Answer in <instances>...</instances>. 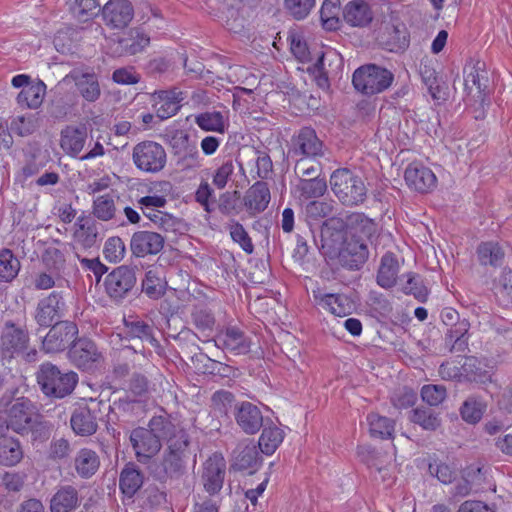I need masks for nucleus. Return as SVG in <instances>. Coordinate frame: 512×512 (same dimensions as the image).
Segmentation results:
<instances>
[{
	"mask_svg": "<svg viewBox=\"0 0 512 512\" xmlns=\"http://www.w3.org/2000/svg\"><path fill=\"white\" fill-rule=\"evenodd\" d=\"M226 475V461L221 454H213L202 466L200 480L204 490L211 496L218 494Z\"/></svg>",
	"mask_w": 512,
	"mask_h": 512,
	"instance_id": "nucleus-12",
	"label": "nucleus"
},
{
	"mask_svg": "<svg viewBox=\"0 0 512 512\" xmlns=\"http://www.w3.org/2000/svg\"><path fill=\"white\" fill-rule=\"evenodd\" d=\"M107 25L124 28L133 18V7L128 0H110L102 10Z\"/></svg>",
	"mask_w": 512,
	"mask_h": 512,
	"instance_id": "nucleus-25",
	"label": "nucleus"
},
{
	"mask_svg": "<svg viewBox=\"0 0 512 512\" xmlns=\"http://www.w3.org/2000/svg\"><path fill=\"white\" fill-rule=\"evenodd\" d=\"M215 344L234 355L248 354L251 349V339L236 326L227 327L220 332L215 339Z\"/></svg>",
	"mask_w": 512,
	"mask_h": 512,
	"instance_id": "nucleus-18",
	"label": "nucleus"
},
{
	"mask_svg": "<svg viewBox=\"0 0 512 512\" xmlns=\"http://www.w3.org/2000/svg\"><path fill=\"white\" fill-rule=\"evenodd\" d=\"M258 441V447L262 453L272 455L283 442L284 432L273 422L264 424Z\"/></svg>",
	"mask_w": 512,
	"mask_h": 512,
	"instance_id": "nucleus-40",
	"label": "nucleus"
},
{
	"mask_svg": "<svg viewBox=\"0 0 512 512\" xmlns=\"http://www.w3.org/2000/svg\"><path fill=\"white\" fill-rule=\"evenodd\" d=\"M78 327L71 321H60L51 325L50 330L42 341V347L47 353L64 351L75 342Z\"/></svg>",
	"mask_w": 512,
	"mask_h": 512,
	"instance_id": "nucleus-10",
	"label": "nucleus"
},
{
	"mask_svg": "<svg viewBox=\"0 0 512 512\" xmlns=\"http://www.w3.org/2000/svg\"><path fill=\"white\" fill-rule=\"evenodd\" d=\"M316 303L335 316L343 317L353 310V302L344 294H322L313 292Z\"/></svg>",
	"mask_w": 512,
	"mask_h": 512,
	"instance_id": "nucleus-31",
	"label": "nucleus"
},
{
	"mask_svg": "<svg viewBox=\"0 0 512 512\" xmlns=\"http://www.w3.org/2000/svg\"><path fill=\"white\" fill-rule=\"evenodd\" d=\"M344 21L351 27L365 28L374 19V12L365 0H351L342 10Z\"/></svg>",
	"mask_w": 512,
	"mask_h": 512,
	"instance_id": "nucleus-24",
	"label": "nucleus"
},
{
	"mask_svg": "<svg viewBox=\"0 0 512 512\" xmlns=\"http://www.w3.org/2000/svg\"><path fill=\"white\" fill-rule=\"evenodd\" d=\"M195 123L204 131L224 133L226 124L219 111H206L195 117Z\"/></svg>",
	"mask_w": 512,
	"mask_h": 512,
	"instance_id": "nucleus-52",
	"label": "nucleus"
},
{
	"mask_svg": "<svg viewBox=\"0 0 512 512\" xmlns=\"http://www.w3.org/2000/svg\"><path fill=\"white\" fill-rule=\"evenodd\" d=\"M45 156L40 151H34L25 155V163L16 173L15 181L24 184L30 177L38 174L44 168Z\"/></svg>",
	"mask_w": 512,
	"mask_h": 512,
	"instance_id": "nucleus-43",
	"label": "nucleus"
},
{
	"mask_svg": "<svg viewBox=\"0 0 512 512\" xmlns=\"http://www.w3.org/2000/svg\"><path fill=\"white\" fill-rule=\"evenodd\" d=\"M132 159L139 170L146 173H158L166 165L167 154L161 144L145 140L133 147Z\"/></svg>",
	"mask_w": 512,
	"mask_h": 512,
	"instance_id": "nucleus-7",
	"label": "nucleus"
},
{
	"mask_svg": "<svg viewBox=\"0 0 512 512\" xmlns=\"http://www.w3.org/2000/svg\"><path fill=\"white\" fill-rule=\"evenodd\" d=\"M155 112L161 120L168 119L177 114L180 103L184 100L183 93L176 90H161L154 93Z\"/></svg>",
	"mask_w": 512,
	"mask_h": 512,
	"instance_id": "nucleus-27",
	"label": "nucleus"
},
{
	"mask_svg": "<svg viewBox=\"0 0 512 512\" xmlns=\"http://www.w3.org/2000/svg\"><path fill=\"white\" fill-rule=\"evenodd\" d=\"M407 281L402 287V291L407 295H413L419 302H425L428 297V289L420 275L409 272L406 274Z\"/></svg>",
	"mask_w": 512,
	"mask_h": 512,
	"instance_id": "nucleus-57",
	"label": "nucleus"
},
{
	"mask_svg": "<svg viewBox=\"0 0 512 512\" xmlns=\"http://www.w3.org/2000/svg\"><path fill=\"white\" fill-rule=\"evenodd\" d=\"M469 329L470 323L465 318L447 328L444 343L450 353H464L468 350Z\"/></svg>",
	"mask_w": 512,
	"mask_h": 512,
	"instance_id": "nucleus-30",
	"label": "nucleus"
},
{
	"mask_svg": "<svg viewBox=\"0 0 512 512\" xmlns=\"http://www.w3.org/2000/svg\"><path fill=\"white\" fill-rule=\"evenodd\" d=\"M30 348V333L25 321L6 320L0 329V352L4 357L24 355L27 361L36 358L37 351Z\"/></svg>",
	"mask_w": 512,
	"mask_h": 512,
	"instance_id": "nucleus-3",
	"label": "nucleus"
},
{
	"mask_svg": "<svg viewBox=\"0 0 512 512\" xmlns=\"http://www.w3.org/2000/svg\"><path fill=\"white\" fill-rule=\"evenodd\" d=\"M229 231L232 240L238 243L246 253L251 254L254 251L252 240L242 224L232 221Z\"/></svg>",
	"mask_w": 512,
	"mask_h": 512,
	"instance_id": "nucleus-64",
	"label": "nucleus"
},
{
	"mask_svg": "<svg viewBox=\"0 0 512 512\" xmlns=\"http://www.w3.org/2000/svg\"><path fill=\"white\" fill-rule=\"evenodd\" d=\"M271 199L270 190L266 182H255L246 192L243 198L244 206L251 216L263 212Z\"/></svg>",
	"mask_w": 512,
	"mask_h": 512,
	"instance_id": "nucleus-26",
	"label": "nucleus"
},
{
	"mask_svg": "<svg viewBox=\"0 0 512 512\" xmlns=\"http://www.w3.org/2000/svg\"><path fill=\"white\" fill-rule=\"evenodd\" d=\"M100 466L97 453L91 449L83 448L75 456L74 467L81 478L92 477Z\"/></svg>",
	"mask_w": 512,
	"mask_h": 512,
	"instance_id": "nucleus-37",
	"label": "nucleus"
},
{
	"mask_svg": "<svg viewBox=\"0 0 512 512\" xmlns=\"http://www.w3.org/2000/svg\"><path fill=\"white\" fill-rule=\"evenodd\" d=\"M234 417L237 425L246 434L257 433L264 425L261 410L251 402L243 401L235 405Z\"/></svg>",
	"mask_w": 512,
	"mask_h": 512,
	"instance_id": "nucleus-20",
	"label": "nucleus"
},
{
	"mask_svg": "<svg viewBox=\"0 0 512 512\" xmlns=\"http://www.w3.org/2000/svg\"><path fill=\"white\" fill-rule=\"evenodd\" d=\"M296 190L304 199L321 197L327 190L326 179L321 176L299 179Z\"/></svg>",
	"mask_w": 512,
	"mask_h": 512,
	"instance_id": "nucleus-45",
	"label": "nucleus"
},
{
	"mask_svg": "<svg viewBox=\"0 0 512 512\" xmlns=\"http://www.w3.org/2000/svg\"><path fill=\"white\" fill-rule=\"evenodd\" d=\"M125 244L120 237H110L105 242L104 256L109 262L117 263L124 258Z\"/></svg>",
	"mask_w": 512,
	"mask_h": 512,
	"instance_id": "nucleus-63",
	"label": "nucleus"
},
{
	"mask_svg": "<svg viewBox=\"0 0 512 512\" xmlns=\"http://www.w3.org/2000/svg\"><path fill=\"white\" fill-rule=\"evenodd\" d=\"M340 0H324L320 20L324 29L334 31L339 27Z\"/></svg>",
	"mask_w": 512,
	"mask_h": 512,
	"instance_id": "nucleus-48",
	"label": "nucleus"
},
{
	"mask_svg": "<svg viewBox=\"0 0 512 512\" xmlns=\"http://www.w3.org/2000/svg\"><path fill=\"white\" fill-rule=\"evenodd\" d=\"M165 244V237L158 232L141 230L135 232L130 240V249L134 256L144 258L160 253Z\"/></svg>",
	"mask_w": 512,
	"mask_h": 512,
	"instance_id": "nucleus-17",
	"label": "nucleus"
},
{
	"mask_svg": "<svg viewBox=\"0 0 512 512\" xmlns=\"http://www.w3.org/2000/svg\"><path fill=\"white\" fill-rule=\"evenodd\" d=\"M52 432V424L42 419V416L36 414L29 424V433L33 442L43 443L47 441Z\"/></svg>",
	"mask_w": 512,
	"mask_h": 512,
	"instance_id": "nucleus-62",
	"label": "nucleus"
},
{
	"mask_svg": "<svg viewBox=\"0 0 512 512\" xmlns=\"http://www.w3.org/2000/svg\"><path fill=\"white\" fill-rule=\"evenodd\" d=\"M358 456L369 468H375L383 481L388 479L390 475L387 465L392 461V453L383 452L369 446H360L358 448Z\"/></svg>",
	"mask_w": 512,
	"mask_h": 512,
	"instance_id": "nucleus-32",
	"label": "nucleus"
},
{
	"mask_svg": "<svg viewBox=\"0 0 512 512\" xmlns=\"http://www.w3.org/2000/svg\"><path fill=\"white\" fill-rule=\"evenodd\" d=\"M406 184L419 193H428L436 187L437 178L433 171L421 163H410L404 173Z\"/></svg>",
	"mask_w": 512,
	"mask_h": 512,
	"instance_id": "nucleus-19",
	"label": "nucleus"
},
{
	"mask_svg": "<svg viewBox=\"0 0 512 512\" xmlns=\"http://www.w3.org/2000/svg\"><path fill=\"white\" fill-rule=\"evenodd\" d=\"M399 265L393 253H386L382 256L377 272V283L382 288L388 289L395 285Z\"/></svg>",
	"mask_w": 512,
	"mask_h": 512,
	"instance_id": "nucleus-39",
	"label": "nucleus"
},
{
	"mask_svg": "<svg viewBox=\"0 0 512 512\" xmlns=\"http://www.w3.org/2000/svg\"><path fill=\"white\" fill-rule=\"evenodd\" d=\"M137 283L136 271L126 265L113 269L104 280L105 292L114 302H122L131 295Z\"/></svg>",
	"mask_w": 512,
	"mask_h": 512,
	"instance_id": "nucleus-9",
	"label": "nucleus"
},
{
	"mask_svg": "<svg viewBox=\"0 0 512 512\" xmlns=\"http://www.w3.org/2000/svg\"><path fill=\"white\" fill-rule=\"evenodd\" d=\"M60 146L63 151L72 157H77L83 150L86 139L87 129L85 126H66L60 134Z\"/></svg>",
	"mask_w": 512,
	"mask_h": 512,
	"instance_id": "nucleus-28",
	"label": "nucleus"
},
{
	"mask_svg": "<svg viewBox=\"0 0 512 512\" xmlns=\"http://www.w3.org/2000/svg\"><path fill=\"white\" fill-rule=\"evenodd\" d=\"M162 138L171 147L174 155L177 156L186 151L191 144L189 134L177 128H166Z\"/></svg>",
	"mask_w": 512,
	"mask_h": 512,
	"instance_id": "nucleus-51",
	"label": "nucleus"
},
{
	"mask_svg": "<svg viewBox=\"0 0 512 512\" xmlns=\"http://www.w3.org/2000/svg\"><path fill=\"white\" fill-rule=\"evenodd\" d=\"M20 267V261L10 249L0 251V281H12L18 275Z\"/></svg>",
	"mask_w": 512,
	"mask_h": 512,
	"instance_id": "nucleus-47",
	"label": "nucleus"
},
{
	"mask_svg": "<svg viewBox=\"0 0 512 512\" xmlns=\"http://www.w3.org/2000/svg\"><path fill=\"white\" fill-rule=\"evenodd\" d=\"M321 170V163L317 159L308 157H297L296 159L294 171L299 179L320 176Z\"/></svg>",
	"mask_w": 512,
	"mask_h": 512,
	"instance_id": "nucleus-59",
	"label": "nucleus"
},
{
	"mask_svg": "<svg viewBox=\"0 0 512 512\" xmlns=\"http://www.w3.org/2000/svg\"><path fill=\"white\" fill-rule=\"evenodd\" d=\"M289 153L292 157L318 159L324 156V145L314 129L303 127L292 138Z\"/></svg>",
	"mask_w": 512,
	"mask_h": 512,
	"instance_id": "nucleus-11",
	"label": "nucleus"
},
{
	"mask_svg": "<svg viewBox=\"0 0 512 512\" xmlns=\"http://www.w3.org/2000/svg\"><path fill=\"white\" fill-rule=\"evenodd\" d=\"M486 65L483 61H476L467 65L464 69L466 74L464 85L468 95H471L476 90V94L473 97L477 98V101L483 102L485 98V90L488 87V73L485 69Z\"/></svg>",
	"mask_w": 512,
	"mask_h": 512,
	"instance_id": "nucleus-22",
	"label": "nucleus"
},
{
	"mask_svg": "<svg viewBox=\"0 0 512 512\" xmlns=\"http://www.w3.org/2000/svg\"><path fill=\"white\" fill-rule=\"evenodd\" d=\"M23 448L19 439L8 436L0 441V465L13 467L22 461Z\"/></svg>",
	"mask_w": 512,
	"mask_h": 512,
	"instance_id": "nucleus-36",
	"label": "nucleus"
},
{
	"mask_svg": "<svg viewBox=\"0 0 512 512\" xmlns=\"http://www.w3.org/2000/svg\"><path fill=\"white\" fill-rule=\"evenodd\" d=\"M99 403L91 401L89 405L76 408L71 416L70 423L77 435L89 436L97 431V410Z\"/></svg>",
	"mask_w": 512,
	"mask_h": 512,
	"instance_id": "nucleus-21",
	"label": "nucleus"
},
{
	"mask_svg": "<svg viewBox=\"0 0 512 512\" xmlns=\"http://www.w3.org/2000/svg\"><path fill=\"white\" fill-rule=\"evenodd\" d=\"M93 215L101 221H109L115 217L116 206L111 194L98 196L93 201Z\"/></svg>",
	"mask_w": 512,
	"mask_h": 512,
	"instance_id": "nucleus-53",
	"label": "nucleus"
},
{
	"mask_svg": "<svg viewBox=\"0 0 512 512\" xmlns=\"http://www.w3.org/2000/svg\"><path fill=\"white\" fill-rule=\"evenodd\" d=\"M124 334L128 339H139L154 347L159 345L154 336L153 326L139 317L130 316L128 319H124Z\"/></svg>",
	"mask_w": 512,
	"mask_h": 512,
	"instance_id": "nucleus-33",
	"label": "nucleus"
},
{
	"mask_svg": "<svg viewBox=\"0 0 512 512\" xmlns=\"http://www.w3.org/2000/svg\"><path fill=\"white\" fill-rule=\"evenodd\" d=\"M148 427L151 428L161 444L162 441H165L167 446L173 442L178 444L180 438L189 441L186 431L178 422L168 415L152 417L148 423Z\"/></svg>",
	"mask_w": 512,
	"mask_h": 512,
	"instance_id": "nucleus-15",
	"label": "nucleus"
},
{
	"mask_svg": "<svg viewBox=\"0 0 512 512\" xmlns=\"http://www.w3.org/2000/svg\"><path fill=\"white\" fill-rule=\"evenodd\" d=\"M129 440L136 458L139 461L152 458L162 447V444L150 427H138L133 429L130 433Z\"/></svg>",
	"mask_w": 512,
	"mask_h": 512,
	"instance_id": "nucleus-16",
	"label": "nucleus"
},
{
	"mask_svg": "<svg viewBox=\"0 0 512 512\" xmlns=\"http://www.w3.org/2000/svg\"><path fill=\"white\" fill-rule=\"evenodd\" d=\"M46 94V85L43 81L31 83L24 87L17 96V103L23 108L37 109L44 100Z\"/></svg>",
	"mask_w": 512,
	"mask_h": 512,
	"instance_id": "nucleus-35",
	"label": "nucleus"
},
{
	"mask_svg": "<svg viewBox=\"0 0 512 512\" xmlns=\"http://www.w3.org/2000/svg\"><path fill=\"white\" fill-rule=\"evenodd\" d=\"M40 128V118L36 113L14 117L10 122V131L19 137H28Z\"/></svg>",
	"mask_w": 512,
	"mask_h": 512,
	"instance_id": "nucleus-44",
	"label": "nucleus"
},
{
	"mask_svg": "<svg viewBox=\"0 0 512 512\" xmlns=\"http://www.w3.org/2000/svg\"><path fill=\"white\" fill-rule=\"evenodd\" d=\"M144 472L134 462L125 464L119 475V489L128 498H132L143 486Z\"/></svg>",
	"mask_w": 512,
	"mask_h": 512,
	"instance_id": "nucleus-29",
	"label": "nucleus"
},
{
	"mask_svg": "<svg viewBox=\"0 0 512 512\" xmlns=\"http://www.w3.org/2000/svg\"><path fill=\"white\" fill-rule=\"evenodd\" d=\"M477 256L481 265H490L493 267L501 266L505 252L502 247L493 241L482 242L477 247Z\"/></svg>",
	"mask_w": 512,
	"mask_h": 512,
	"instance_id": "nucleus-42",
	"label": "nucleus"
},
{
	"mask_svg": "<svg viewBox=\"0 0 512 512\" xmlns=\"http://www.w3.org/2000/svg\"><path fill=\"white\" fill-rule=\"evenodd\" d=\"M80 504L79 493L72 485L60 486L50 500L51 512H70Z\"/></svg>",
	"mask_w": 512,
	"mask_h": 512,
	"instance_id": "nucleus-34",
	"label": "nucleus"
},
{
	"mask_svg": "<svg viewBox=\"0 0 512 512\" xmlns=\"http://www.w3.org/2000/svg\"><path fill=\"white\" fill-rule=\"evenodd\" d=\"M235 172V162L232 158L224 160L215 170L212 183L218 189H224Z\"/></svg>",
	"mask_w": 512,
	"mask_h": 512,
	"instance_id": "nucleus-61",
	"label": "nucleus"
},
{
	"mask_svg": "<svg viewBox=\"0 0 512 512\" xmlns=\"http://www.w3.org/2000/svg\"><path fill=\"white\" fill-rule=\"evenodd\" d=\"M410 420L425 430H435L440 426L438 415L430 408H416L412 410Z\"/></svg>",
	"mask_w": 512,
	"mask_h": 512,
	"instance_id": "nucleus-58",
	"label": "nucleus"
},
{
	"mask_svg": "<svg viewBox=\"0 0 512 512\" xmlns=\"http://www.w3.org/2000/svg\"><path fill=\"white\" fill-rule=\"evenodd\" d=\"M377 40L379 44L391 52L404 50L408 44V32L402 23H385L380 28Z\"/></svg>",
	"mask_w": 512,
	"mask_h": 512,
	"instance_id": "nucleus-23",
	"label": "nucleus"
},
{
	"mask_svg": "<svg viewBox=\"0 0 512 512\" xmlns=\"http://www.w3.org/2000/svg\"><path fill=\"white\" fill-rule=\"evenodd\" d=\"M67 293L54 290L47 296L41 298L36 306L34 319L41 327H50L65 317L68 306L66 303Z\"/></svg>",
	"mask_w": 512,
	"mask_h": 512,
	"instance_id": "nucleus-8",
	"label": "nucleus"
},
{
	"mask_svg": "<svg viewBox=\"0 0 512 512\" xmlns=\"http://www.w3.org/2000/svg\"><path fill=\"white\" fill-rule=\"evenodd\" d=\"M167 282L162 270L150 269L142 280V291L153 300L161 298L166 292Z\"/></svg>",
	"mask_w": 512,
	"mask_h": 512,
	"instance_id": "nucleus-41",
	"label": "nucleus"
},
{
	"mask_svg": "<svg viewBox=\"0 0 512 512\" xmlns=\"http://www.w3.org/2000/svg\"><path fill=\"white\" fill-rule=\"evenodd\" d=\"M76 226L77 229L74 233L76 242L84 248L93 247L98 237L97 222L90 217L81 216L77 219Z\"/></svg>",
	"mask_w": 512,
	"mask_h": 512,
	"instance_id": "nucleus-38",
	"label": "nucleus"
},
{
	"mask_svg": "<svg viewBox=\"0 0 512 512\" xmlns=\"http://www.w3.org/2000/svg\"><path fill=\"white\" fill-rule=\"evenodd\" d=\"M259 462V452L255 444L250 443L242 448L236 457L239 470L256 468Z\"/></svg>",
	"mask_w": 512,
	"mask_h": 512,
	"instance_id": "nucleus-60",
	"label": "nucleus"
},
{
	"mask_svg": "<svg viewBox=\"0 0 512 512\" xmlns=\"http://www.w3.org/2000/svg\"><path fill=\"white\" fill-rule=\"evenodd\" d=\"M18 388L11 387L0 397V414L4 415V423L8 429L24 436L29 433V424L35 417L34 403L27 397L15 398Z\"/></svg>",
	"mask_w": 512,
	"mask_h": 512,
	"instance_id": "nucleus-1",
	"label": "nucleus"
},
{
	"mask_svg": "<svg viewBox=\"0 0 512 512\" xmlns=\"http://www.w3.org/2000/svg\"><path fill=\"white\" fill-rule=\"evenodd\" d=\"M347 224L359 234L357 238H370L376 233L377 225L363 213H352L347 216Z\"/></svg>",
	"mask_w": 512,
	"mask_h": 512,
	"instance_id": "nucleus-54",
	"label": "nucleus"
},
{
	"mask_svg": "<svg viewBox=\"0 0 512 512\" xmlns=\"http://www.w3.org/2000/svg\"><path fill=\"white\" fill-rule=\"evenodd\" d=\"M486 405L478 397H468L460 408V415L462 419L469 424L478 423L485 412Z\"/></svg>",
	"mask_w": 512,
	"mask_h": 512,
	"instance_id": "nucleus-49",
	"label": "nucleus"
},
{
	"mask_svg": "<svg viewBox=\"0 0 512 512\" xmlns=\"http://www.w3.org/2000/svg\"><path fill=\"white\" fill-rule=\"evenodd\" d=\"M120 43L127 54L135 55L150 44V37L139 29H133L129 36L123 38Z\"/></svg>",
	"mask_w": 512,
	"mask_h": 512,
	"instance_id": "nucleus-55",
	"label": "nucleus"
},
{
	"mask_svg": "<svg viewBox=\"0 0 512 512\" xmlns=\"http://www.w3.org/2000/svg\"><path fill=\"white\" fill-rule=\"evenodd\" d=\"M68 356L75 366L87 371L93 369L102 358L96 344L87 338L76 340L71 345Z\"/></svg>",
	"mask_w": 512,
	"mask_h": 512,
	"instance_id": "nucleus-14",
	"label": "nucleus"
},
{
	"mask_svg": "<svg viewBox=\"0 0 512 512\" xmlns=\"http://www.w3.org/2000/svg\"><path fill=\"white\" fill-rule=\"evenodd\" d=\"M339 264L349 270H359L367 261L369 250L364 239L353 235L346 238L338 253Z\"/></svg>",
	"mask_w": 512,
	"mask_h": 512,
	"instance_id": "nucleus-13",
	"label": "nucleus"
},
{
	"mask_svg": "<svg viewBox=\"0 0 512 512\" xmlns=\"http://www.w3.org/2000/svg\"><path fill=\"white\" fill-rule=\"evenodd\" d=\"M371 436L382 439L390 438L394 432V421L378 413L367 416Z\"/></svg>",
	"mask_w": 512,
	"mask_h": 512,
	"instance_id": "nucleus-50",
	"label": "nucleus"
},
{
	"mask_svg": "<svg viewBox=\"0 0 512 512\" xmlns=\"http://www.w3.org/2000/svg\"><path fill=\"white\" fill-rule=\"evenodd\" d=\"M74 80L77 90L86 101L95 102L100 97V86L95 74L84 73L74 77Z\"/></svg>",
	"mask_w": 512,
	"mask_h": 512,
	"instance_id": "nucleus-46",
	"label": "nucleus"
},
{
	"mask_svg": "<svg viewBox=\"0 0 512 512\" xmlns=\"http://www.w3.org/2000/svg\"><path fill=\"white\" fill-rule=\"evenodd\" d=\"M189 441L182 440L169 444L163 453L162 461L153 471L154 477L160 482L168 479H179L186 473L189 458Z\"/></svg>",
	"mask_w": 512,
	"mask_h": 512,
	"instance_id": "nucleus-5",
	"label": "nucleus"
},
{
	"mask_svg": "<svg viewBox=\"0 0 512 512\" xmlns=\"http://www.w3.org/2000/svg\"><path fill=\"white\" fill-rule=\"evenodd\" d=\"M36 380L46 397L63 399L74 391L78 375L70 370H61L51 362H44L38 367Z\"/></svg>",
	"mask_w": 512,
	"mask_h": 512,
	"instance_id": "nucleus-2",
	"label": "nucleus"
},
{
	"mask_svg": "<svg viewBox=\"0 0 512 512\" xmlns=\"http://www.w3.org/2000/svg\"><path fill=\"white\" fill-rule=\"evenodd\" d=\"M330 185L336 197L346 206L360 205L367 198V187L362 177L347 168L334 171Z\"/></svg>",
	"mask_w": 512,
	"mask_h": 512,
	"instance_id": "nucleus-4",
	"label": "nucleus"
},
{
	"mask_svg": "<svg viewBox=\"0 0 512 512\" xmlns=\"http://www.w3.org/2000/svg\"><path fill=\"white\" fill-rule=\"evenodd\" d=\"M393 79L392 72L376 64L362 65L352 75L354 88L367 96L385 91L391 86Z\"/></svg>",
	"mask_w": 512,
	"mask_h": 512,
	"instance_id": "nucleus-6",
	"label": "nucleus"
},
{
	"mask_svg": "<svg viewBox=\"0 0 512 512\" xmlns=\"http://www.w3.org/2000/svg\"><path fill=\"white\" fill-rule=\"evenodd\" d=\"M316 5V0H284L283 7L294 20H304Z\"/></svg>",
	"mask_w": 512,
	"mask_h": 512,
	"instance_id": "nucleus-56",
	"label": "nucleus"
}]
</instances>
